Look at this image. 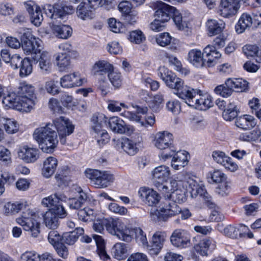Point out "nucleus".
I'll use <instances>...</instances> for the list:
<instances>
[{
	"mask_svg": "<svg viewBox=\"0 0 261 261\" xmlns=\"http://www.w3.org/2000/svg\"><path fill=\"white\" fill-rule=\"evenodd\" d=\"M196 176L190 172L179 173L170 180V189L162 194L168 199L160 204L161 212H182L176 203L185 202L189 193L192 197L203 196L206 191L204 186L196 180Z\"/></svg>",
	"mask_w": 261,
	"mask_h": 261,
	"instance_id": "nucleus-1",
	"label": "nucleus"
},
{
	"mask_svg": "<svg viewBox=\"0 0 261 261\" xmlns=\"http://www.w3.org/2000/svg\"><path fill=\"white\" fill-rule=\"evenodd\" d=\"M105 226L108 230L114 232L119 239L124 242L129 243L135 239L143 245L148 244L146 233L141 228L127 226L119 219H107L97 217L93 222V229L97 232L102 233Z\"/></svg>",
	"mask_w": 261,
	"mask_h": 261,
	"instance_id": "nucleus-2",
	"label": "nucleus"
},
{
	"mask_svg": "<svg viewBox=\"0 0 261 261\" xmlns=\"http://www.w3.org/2000/svg\"><path fill=\"white\" fill-rule=\"evenodd\" d=\"M35 87L25 82L20 83L15 91L9 90L3 99L7 109H13L23 113H30L35 109L37 97Z\"/></svg>",
	"mask_w": 261,
	"mask_h": 261,
	"instance_id": "nucleus-3",
	"label": "nucleus"
},
{
	"mask_svg": "<svg viewBox=\"0 0 261 261\" xmlns=\"http://www.w3.org/2000/svg\"><path fill=\"white\" fill-rule=\"evenodd\" d=\"M33 138L38 143L40 149L46 153H53L58 143L57 133L50 123L36 128Z\"/></svg>",
	"mask_w": 261,
	"mask_h": 261,
	"instance_id": "nucleus-4",
	"label": "nucleus"
},
{
	"mask_svg": "<svg viewBox=\"0 0 261 261\" xmlns=\"http://www.w3.org/2000/svg\"><path fill=\"white\" fill-rule=\"evenodd\" d=\"M135 111L124 110L120 113V115L130 121L138 123L144 128L152 127L155 122V116L152 114L145 116L144 119H142V115L146 114L148 111L147 107L136 106Z\"/></svg>",
	"mask_w": 261,
	"mask_h": 261,
	"instance_id": "nucleus-5",
	"label": "nucleus"
},
{
	"mask_svg": "<svg viewBox=\"0 0 261 261\" xmlns=\"http://www.w3.org/2000/svg\"><path fill=\"white\" fill-rule=\"evenodd\" d=\"M85 174L98 188H107L115 180L114 175L109 171L87 169Z\"/></svg>",
	"mask_w": 261,
	"mask_h": 261,
	"instance_id": "nucleus-6",
	"label": "nucleus"
},
{
	"mask_svg": "<svg viewBox=\"0 0 261 261\" xmlns=\"http://www.w3.org/2000/svg\"><path fill=\"white\" fill-rule=\"evenodd\" d=\"M172 19L176 28L182 31L186 36L192 34L193 18L191 13L185 10L179 11L176 9L172 16Z\"/></svg>",
	"mask_w": 261,
	"mask_h": 261,
	"instance_id": "nucleus-7",
	"label": "nucleus"
},
{
	"mask_svg": "<svg viewBox=\"0 0 261 261\" xmlns=\"http://www.w3.org/2000/svg\"><path fill=\"white\" fill-rule=\"evenodd\" d=\"M171 174L169 167L163 165L155 167L151 171L154 185L162 193L168 192V186L164 184L169 180Z\"/></svg>",
	"mask_w": 261,
	"mask_h": 261,
	"instance_id": "nucleus-8",
	"label": "nucleus"
},
{
	"mask_svg": "<svg viewBox=\"0 0 261 261\" xmlns=\"http://www.w3.org/2000/svg\"><path fill=\"white\" fill-rule=\"evenodd\" d=\"M42 41L33 35L29 31L23 34L21 40V47L26 55H37L41 50Z\"/></svg>",
	"mask_w": 261,
	"mask_h": 261,
	"instance_id": "nucleus-9",
	"label": "nucleus"
},
{
	"mask_svg": "<svg viewBox=\"0 0 261 261\" xmlns=\"http://www.w3.org/2000/svg\"><path fill=\"white\" fill-rule=\"evenodd\" d=\"M53 129H56L59 137L60 142L62 144L66 142L65 138L73 133L74 126L72 122L67 118L61 116L55 119L53 123Z\"/></svg>",
	"mask_w": 261,
	"mask_h": 261,
	"instance_id": "nucleus-10",
	"label": "nucleus"
},
{
	"mask_svg": "<svg viewBox=\"0 0 261 261\" xmlns=\"http://www.w3.org/2000/svg\"><path fill=\"white\" fill-rule=\"evenodd\" d=\"M149 7L155 11L154 16L155 18L166 23L170 19V14H174L176 8L165 3L158 1L150 2Z\"/></svg>",
	"mask_w": 261,
	"mask_h": 261,
	"instance_id": "nucleus-11",
	"label": "nucleus"
},
{
	"mask_svg": "<svg viewBox=\"0 0 261 261\" xmlns=\"http://www.w3.org/2000/svg\"><path fill=\"white\" fill-rule=\"evenodd\" d=\"M225 236L233 239H252L253 233L249 227L242 223L227 225L224 229Z\"/></svg>",
	"mask_w": 261,
	"mask_h": 261,
	"instance_id": "nucleus-12",
	"label": "nucleus"
},
{
	"mask_svg": "<svg viewBox=\"0 0 261 261\" xmlns=\"http://www.w3.org/2000/svg\"><path fill=\"white\" fill-rule=\"evenodd\" d=\"M44 10L46 15L51 19L63 18L67 15L71 14L74 12L72 6L64 5L62 4H55L53 5L46 4L44 6Z\"/></svg>",
	"mask_w": 261,
	"mask_h": 261,
	"instance_id": "nucleus-13",
	"label": "nucleus"
},
{
	"mask_svg": "<svg viewBox=\"0 0 261 261\" xmlns=\"http://www.w3.org/2000/svg\"><path fill=\"white\" fill-rule=\"evenodd\" d=\"M18 158L27 164L36 162L40 158V152L36 147L29 145H22L17 150Z\"/></svg>",
	"mask_w": 261,
	"mask_h": 261,
	"instance_id": "nucleus-14",
	"label": "nucleus"
},
{
	"mask_svg": "<svg viewBox=\"0 0 261 261\" xmlns=\"http://www.w3.org/2000/svg\"><path fill=\"white\" fill-rule=\"evenodd\" d=\"M138 195L143 202L151 207H156L161 199L160 194L156 191L146 186L139 188Z\"/></svg>",
	"mask_w": 261,
	"mask_h": 261,
	"instance_id": "nucleus-15",
	"label": "nucleus"
},
{
	"mask_svg": "<svg viewBox=\"0 0 261 261\" xmlns=\"http://www.w3.org/2000/svg\"><path fill=\"white\" fill-rule=\"evenodd\" d=\"M67 199V198L64 195L56 193L43 198L41 204L47 208L49 212H66L59 201H66Z\"/></svg>",
	"mask_w": 261,
	"mask_h": 261,
	"instance_id": "nucleus-16",
	"label": "nucleus"
},
{
	"mask_svg": "<svg viewBox=\"0 0 261 261\" xmlns=\"http://www.w3.org/2000/svg\"><path fill=\"white\" fill-rule=\"evenodd\" d=\"M31 217L22 216L16 219L17 223L20 225L25 231L31 232L34 238L37 237L41 232V224L37 220L33 217L36 213H31Z\"/></svg>",
	"mask_w": 261,
	"mask_h": 261,
	"instance_id": "nucleus-17",
	"label": "nucleus"
},
{
	"mask_svg": "<svg viewBox=\"0 0 261 261\" xmlns=\"http://www.w3.org/2000/svg\"><path fill=\"white\" fill-rule=\"evenodd\" d=\"M87 82V78L79 71L67 74L61 77L60 80V86L65 89L80 87Z\"/></svg>",
	"mask_w": 261,
	"mask_h": 261,
	"instance_id": "nucleus-18",
	"label": "nucleus"
},
{
	"mask_svg": "<svg viewBox=\"0 0 261 261\" xmlns=\"http://www.w3.org/2000/svg\"><path fill=\"white\" fill-rule=\"evenodd\" d=\"M158 75L167 87L174 89V91L182 84L184 81L165 66H161L159 68Z\"/></svg>",
	"mask_w": 261,
	"mask_h": 261,
	"instance_id": "nucleus-19",
	"label": "nucleus"
},
{
	"mask_svg": "<svg viewBox=\"0 0 261 261\" xmlns=\"http://www.w3.org/2000/svg\"><path fill=\"white\" fill-rule=\"evenodd\" d=\"M48 240L59 256L64 259L67 258L68 249L63 242V234L60 235L58 231L53 229L48 233Z\"/></svg>",
	"mask_w": 261,
	"mask_h": 261,
	"instance_id": "nucleus-20",
	"label": "nucleus"
},
{
	"mask_svg": "<svg viewBox=\"0 0 261 261\" xmlns=\"http://www.w3.org/2000/svg\"><path fill=\"white\" fill-rule=\"evenodd\" d=\"M191 241L190 233L184 229L174 230L170 236V242L173 246L178 248H185L189 245Z\"/></svg>",
	"mask_w": 261,
	"mask_h": 261,
	"instance_id": "nucleus-21",
	"label": "nucleus"
},
{
	"mask_svg": "<svg viewBox=\"0 0 261 261\" xmlns=\"http://www.w3.org/2000/svg\"><path fill=\"white\" fill-rule=\"evenodd\" d=\"M24 5L29 14L31 22L36 27L40 26L43 16L39 6L33 1H28L24 3Z\"/></svg>",
	"mask_w": 261,
	"mask_h": 261,
	"instance_id": "nucleus-22",
	"label": "nucleus"
},
{
	"mask_svg": "<svg viewBox=\"0 0 261 261\" xmlns=\"http://www.w3.org/2000/svg\"><path fill=\"white\" fill-rule=\"evenodd\" d=\"M213 105V98L211 95L207 92L198 90L191 107L199 110L205 111Z\"/></svg>",
	"mask_w": 261,
	"mask_h": 261,
	"instance_id": "nucleus-23",
	"label": "nucleus"
},
{
	"mask_svg": "<svg viewBox=\"0 0 261 261\" xmlns=\"http://www.w3.org/2000/svg\"><path fill=\"white\" fill-rule=\"evenodd\" d=\"M198 92V90L185 85L183 81L182 84L174 91V94L179 98L183 99L189 106L191 107Z\"/></svg>",
	"mask_w": 261,
	"mask_h": 261,
	"instance_id": "nucleus-24",
	"label": "nucleus"
},
{
	"mask_svg": "<svg viewBox=\"0 0 261 261\" xmlns=\"http://www.w3.org/2000/svg\"><path fill=\"white\" fill-rule=\"evenodd\" d=\"M172 134L167 131L159 132L155 134L153 143L159 149L164 150L170 148L172 144Z\"/></svg>",
	"mask_w": 261,
	"mask_h": 261,
	"instance_id": "nucleus-25",
	"label": "nucleus"
},
{
	"mask_svg": "<svg viewBox=\"0 0 261 261\" xmlns=\"http://www.w3.org/2000/svg\"><path fill=\"white\" fill-rule=\"evenodd\" d=\"M121 148L130 155L136 154L141 146V139L138 138H122L120 141Z\"/></svg>",
	"mask_w": 261,
	"mask_h": 261,
	"instance_id": "nucleus-26",
	"label": "nucleus"
},
{
	"mask_svg": "<svg viewBox=\"0 0 261 261\" xmlns=\"http://www.w3.org/2000/svg\"><path fill=\"white\" fill-rule=\"evenodd\" d=\"M190 155L186 150H180L174 153L171 162V167L175 170H179L186 166L190 161Z\"/></svg>",
	"mask_w": 261,
	"mask_h": 261,
	"instance_id": "nucleus-27",
	"label": "nucleus"
},
{
	"mask_svg": "<svg viewBox=\"0 0 261 261\" xmlns=\"http://www.w3.org/2000/svg\"><path fill=\"white\" fill-rule=\"evenodd\" d=\"M204 67L214 66L221 56V53L212 45H208L203 49Z\"/></svg>",
	"mask_w": 261,
	"mask_h": 261,
	"instance_id": "nucleus-28",
	"label": "nucleus"
},
{
	"mask_svg": "<svg viewBox=\"0 0 261 261\" xmlns=\"http://www.w3.org/2000/svg\"><path fill=\"white\" fill-rule=\"evenodd\" d=\"M240 8V5L237 4L233 0H221L218 13L224 17L234 15Z\"/></svg>",
	"mask_w": 261,
	"mask_h": 261,
	"instance_id": "nucleus-29",
	"label": "nucleus"
},
{
	"mask_svg": "<svg viewBox=\"0 0 261 261\" xmlns=\"http://www.w3.org/2000/svg\"><path fill=\"white\" fill-rule=\"evenodd\" d=\"M58 163V159L54 156H49L45 158L43 161L42 175L46 178L51 177L57 170Z\"/></svg>",
	"mask_w": 261,
	"mask_h": 261,
	"instance_id": "nucleus-30",
	"label": "nucleus"
},
{
	"mask_svg": "<svg viewBox=\"0 0 261 261\" xmlns=\"http://www.w3.org/2000/svg\"><path fill=\"white\" fill-rule=\"evenodd\" d=\"M187 60L193 66L201 68L204 67V58L203 51L195 48L191 49L188 54Z\"/></svg>",
	"mask_w": 261,
	"mask_h": 261,
	"instance_id": "nucleus-31",
	"label": "nucleus"
},
{
	"mask_svg": "<svg viewBox=\"0 0 261 261\" xmlns=\"http://www.w3.org/2000/svg\"><path fill=\"white\" fill-rule=\"evenodd\" d=\"M166 234L161 231L155 232L152 236L150 246V251L154 254H158L163 247L165 241Z\"/></svg>",
	"mask_w": 261,
	"mask_h": 261,
	"instance_id": "nucleus-32",
	"label": "nucleus"
},
{
	"mask_svg": "<svg viewBox=\"0 0 261 261\" xmlns=\"http://www.w3.org/2000/svg\"><path fill=\"white\" fill-rule=\"evenodd\" d=\"M215 242L210 238L201 239L194 245L196 251L202 256L207 255L210 249L213 250L216 247Z\"/></svg>",
	"mask_w": 261,
	"mask_h": 261,
	"instance_id": "nucleus-33",
	"label": "nucleus"
},
{
	"mask_svg": "<svg viewBox=\"0 0 261 261\" xmlns=\"http://www.w3.org/2000/svg\"><path fill=\"white\" fill-rule=\"evenodd\" d=\"M50 28L53 34L60 39H67L72 33V29L69 25L53 24Z\"/></svg>",
	"mask_w": 261,
	"mask_h": 261,
	"instance_id": "nucleus-34",
	"label": "nucleus"
},
{
	"mask_svg": "<svg viewBox=\"0 0 261 261\" xmlns=\"http://www.w3.org/2000/svg\"><path fill=\"white\" fill-rule=\"evenodd\" d=\"M5 212H18L31 210L30 204L25 200H20L14 202H8L4 205Z\"/></svg>",
	"mask_w": 261,
	"mask_h": 261,
	"instance_id": "nucleus-35",
	"label": "nucleus"
},
{
	"mask_svg": "<svg viewBox=\"0 0 261 261\" xmlns=\"http://www.w3.org/2000/svg\"><path fill=\"white\" fill-rule=\"evenodd\" d=\"M225 28V23L220 19H209L206 22V28L209 36H212L221 33Z\"/></svg>",
	"mask_w": 261,
	"mask_h": 261,
	"instance_id": "nucleus-36",
	"label": "nucleus"
},
{
	"mask_svg": "<svg viewBox=\"0 0 261 261\" xmlns=\"http://www.w3.org/2000/svg\"><path fill=\"white\" fill-rule=\"evenodd\" d=\"M84 233V229L82 227H76L72 231L65 232L63 233V242L65 245H72L77 241L79 237Z\"/></svg>",
	"mask_w": 261,
	"mask_h": 261,
	"instance_id": "nucleus-37",
	"label": "nucleus"
},
{
	"mask_svg": "<svg viewBox=\"0 0 261 261\" xmlns=\"http://www.w3.org/2000/svg\"><path fill=\"white\" fill-rule=\"evenodd\" d=\"M225 84L231 88L232 92H244L248 88V82L241 78L228 79Z\"/></svg>",
	"mask_w": 261,
	"mask_h": 261,
	"instance_id": "nucleus-38",
	"label": "nucleus"
},
{
	"mask_svg": "<svg viewBox=\"0 0 261 261\" xmlns=\"http://www.w3.org/2000/svg\"><path fill=\"white\" fill-rule=\"evenodd\" d=\"M235 123L238 127L243 130L250 129L256 125L255 119L249 115H244L237 118Z\"/></svg>",
	"mask_w": 261,
	"mask_h": 261,
	"instance_id": "nucleus-39",
	"label": "nucleus"
},
{
	"mask_svg": "<svg viewBox=\"0 0 261 261\" xmlns=\"http://www.w3.org/2000/svg\"><path fill=\"white\" fill-rule=\"evenodd\" d=\"M114 68L113 65L106 60H98L94 63L91 68V72L94 75L108 73Z\"/></svg>",
	"mask_w": 261,
	"mask_h": 261,
	"instance_id": "nucleus-40",
	"label": "nucleus"
},
{
	"mask_svg": "<svg viewBox=\"0 0 261 261\" xmlns=\"http://www.w3.org/2000/svg\"><path fill=\"white\" fill-rule=\"evenodd\" d=\"M85 193L79 188L75 197L68 199V204L70 210H80L85 201Z\"/></svg>",
	"mask_w": 261,
	"mask_h": 261,
	"instance_id": "nucleus-41",
	"label": "nucleus"
},
{
	"mask_svg": "<svg viewBox=\"0 0 261 261\" xmlns=\"http://www.w3.org/2000/svg\"><path fill=\"white\" fill-rule=\"evenodd\" d=\"M252 24V18L248 13H243L240 17L235 28L236 32L241 34L245 31L246 29L250 28Z\"/></svg>",
	"mask_w": 261,
	"mask_h": 261,
	"instance_id": "nucleus-42",
	"label": "nucleus"
},
{
	"mask_svg": "<svg viewBox=\"0 0 261 261\" xmlns=\"http://www.w3.org/2000/svg\"><path fill=\"white\" fill-rule=\"evenodd\" d=\"M239 139L247 142H260L261 130L259 128H255L249 132L242 133L239 136Z\"/></svg>",
	"mask_w": 261,
	"mask_h": 261,
	"instance_id": "nucleus-43",
	"label": "nucleus"
},
{
	"mask_svg": "<svg viewBox=\"0 0 261 261\" xmlns=\"http://www.w3.org/2000/svg\"><path fill=\"white\" fill-rule=\"evenodd\" d=\"M55 59L59 71H66L70 68V57L66 53H58L56 55Z\"/></svg>",
	"mask_w": 261,
	"mask_h": 261,
	"instance_id": "nucleus-44",
	"label": "nucleus"
},
{
	"mask_svg": "<svg viewBox=\"0 0 261 261\" xmlns=\"http://www.w3.org/2000/svg\"><path fill=\"white\" fill-rule=\"evenodd\" d=\"M113 255L118 260L125 259L128 257L127 245L123 243H116L113 248Z\"/></svg>",
	"mask_w": 261,
	"mask_h": 261,
	"instance_id": "nucleus-45",
	"label": "nucleus"
},
{
	"mask_svg": "<svg viewBox=\"0 0 261 261\" xmlns=\"http://www.w3.org/2000/svg\"><path fill=\"white\" fill-rule=\"evenodd\" d=\"M40 58L38 60L39 66L42 72H48L51 67V55L47 51H41Z\"/></svg>",
	"mask_w": 261,
	"mask_h": 261,
	"instance_id": "nucleus-46",
	"label": "nucleus"
},
{
	"mask_svg": "<svg viewBox=\"0 0 261 261\" xmlns=\"http://www.w3.org/2000/svg\"><path fill=\"white\" fill-rule=\"evenodd\" d=\"M76 15L82 20L91 19L94 17L93 11L89 9V7L85 3H81L76 8Z\"/></svg>",
	"mask_w": 261,
	"mask_h": 261,
	"instance_id": "nucleus-47",
	"label": "nucleus"
},
{
	"mask_svg": "<svg viewBox=\"0 0 261 261\" xmlns=\"http://www.w3.org/2000/svg\"><path fill=\"white\" fill-rule=\"evenodd\" d=\"M108 121L109 126L112 131L117 134H123L125 122L122 119L118 116H113Z\"/></svg>",
	"mask_w": 261,
	"mask_h": 261,
	"instance_id": "nucleus-48",
	"label": "nucleus"
},
{
	"mask_svg": "<svg viewBox=\"0 0 261 261\" xmlns=\"http://www.w3.org/2000/svg\"><path fill=\"white\" fill-rule=\"evenodd\" d=\"M107 118L105 115L97 113L93 115L91 118V127L92 133H96L103 130L102 129L103 124L107 121Z\"/></svg>",
	"mask_w": 261,
	"mask_h": 261,
	"instance_id": "nucleus-49",
	"label": "nucleus"
},
{
	"mask_svg": "<svg viewBox=\"0 0 261 261\" xmlns=\"http://www.w3.org/2000/svg\"><path fill=\"white\" fill-rule=\"evenodd\" d=\"M226 177L227 175L219 169L210 171L206 174V179L210 184H218L225 180Z\"/></svg>",
	"mask_w": 261,
	"mask_h": 261,
	"instance_id": "nucleus-50",
	"label": "nucleus"
},
{
	"mask_svg": "<svg viewBox=\"0 0 261 261\" xmlns=\"http://www.w3.org/2000/svg\"><path fill=\"white\" fill-rule=\"evenodd\" d=\"M243 51L247 57H254L257 62L261 63V50L257 46L247 44L243 46Z\"/></svg>",
	"mask_w": 261,
	"mask_h": 261,
	"instance_id": "nucleus-51",
	"label": "nucleus"
},
{
	"mask_svg": "<svg viewBox=\"0 0 261 261\" xmlns=\"http://www.w3.org/2000/svg\"><path fill=\"white\" fill-rule=\"evenodd\" d=\"M2 123L5 130L8 134H14L18 132L19 125L14 119L5 117Z\"/></svg>",
	"mask_w": 261,
	"mask_h": 261,
	"instance_id": "nucleus-52",
	"label": "nucleus"
},
{
	"mask_svg": "<svg viewBox=\"0 0 261 261\" xmlns=\"http://www.w3.org/2000/svg\"><path fill=\"white\" fill-rule=\"evenodd\" d=\"M203 215L199 214L197 217V220L200 221H205L206 223L222 221L225 216L223 213H203Z\"/></svg>",
	"mask_w": 261,
	"mask_h": 261,
	"instance_id": "nucleus-53",
	"label": "nucleus"
},
{
	"mask_svg": "<svg viewBox=\"0 0 261 261\" xmlns=\"http://www.w3.org/2000/svg\"><path fill=\"white\" fill-rule=\"evenodd\" d=\"M19 75L21 77H26L31 74L33 71V65L31 60L25 57L21 60L19 66Z\"/></svg>",
	"mask_w": 261,
	"mask_h": 261,
	"instance_id": "nucleus-54",
	"label": "nucleus"
},
{
	"mask_svg": "<svg viewBox=\"0 0 261 261\" xmlns=\"http://www.w3.org/2000/svg\"><path fill=\"white\" fill-rule=\"evenodd\" d=\"M163 101V96L160 93H158L150 97L147 102L148 107L153 111L157 112L162 107Z\"/></svg>",
	"mask_w": 261,
	"mask_h": 261,
	"instance_id": "nucleus-55",
	"label": "nucleus"
},
{
	"mask_svg": "<svg viewBox=\"0 0 261 261\" xmlns=\"http://www.w3.org/2000/svg\"><path fill=\"white\" fill-rule=\"evenodd\" d=\"M108 77L111 84L116 88L119 87L122 82V76L120 72L114 70V68L108 73Z\"/></svg>",
	"mask_w": 261,
	"mask_h": 261,
	"instance_id": "nucleus-56",
	"label": "nucleus"
},
{
	"mask_svg": "<svg viewBox=\"0 0 261 261\" xmlns=\"http://www.w3.org/2000/svg\"><path fill=\"white\" fill-rule=\"evenodd\" d=\"M127 39L132 43L140 44L146 40V37L141 30H136L129 33Z\"/></svg>",
	"mask_w": 261,
	"mask_h": 261,
	"instance_id": "nucleus-57",
	"label": "nucleus"
},
{
	"mask_svg": "<svg viewBox=\"0 0 261 261\" xmlns=\"http://www.w3.org/2000/svg\"><path fill=\"white\" fill-rule=\"evenodd\" d=\"M43 217V221L46 226L50 229H55L58 227L59 222L56 215L50 213H42Z\"/></svg>",
	"mask_w": 261,
	"mask_h": 261,
	"instance_id": "nucleus-58",
	"label": "nucleus"
},
{
	"mask_svg": "<svg viewBox=\"0 0 261 261\" xmlns=\"http://www.w3.org/2000/svg\"><path fill=\"white\" fill-rule=\"evenodd\" d=\"M165 57L168 60V62L172 65L174 66V69L181 74L187 75L189 73L190 71L187 68L182 67L181 63L177 58L174 56L170 55L168 54H165Z\"/></svg>",
	"mask_w": 261,
	"mask_h": 261,
	"instance_id": "nucleus-59",
	"label": "nucleus"
},
{
	"mask_svg": "<svg viewBox=\"0 0 261 261\" xmlns=\"http://www.w3.org/2000/svg\"><path fill=\"white\" fill-rule=\"evenodd\" d=\"M108 24L111 31L115 33H124L127 29L125 26L116 19L111 18L109 19Z\"/></svg>",
	"mask_w": 261,
	"mask_h": 261,
	"instance_id": "nucleus-60",
	"label": "nucleus"
},
{
	"mask_svg": "<svg viewBox=\"0 0 261 261\" xmlns=\"http://www.w3.org/2000/svg\"><path fill=\"white\" fill-rule=\"evenodd\" d=\"M237 114L236 105L230 103L224 110L222 116L225 120L230 121L237 117Z\"/></svg>",
	"mask_w": 261,
	"mask_h": 261,
	"instance_id": "nucleus-61",
	"label": "nucleus"
},
{
	"mask_svg": "<svg viewBox=\"0 0 261 261\" xmlns=\"http://www.w3.org/2000/svg\"><path fill=\"white\" fill-rule=\"evenodd\" d=\"M44 89L47 93L53 95H57L60 93L58 82L54 79H49L45 82Z\"/></svg>",
	"mask_w": 261,
	"mask_h": 261,
	"instance_id": "nucleus-62",
	"label": "nucleus"
},
{
	"mask_svg": "<svg viewBox=\"0 0 261 261\" xmlns=\"http://www.w3.org/2000/svg\"><path fill=\"white\" fill-rule=\"evenodd\" d=\"M154 38L159 46L165 47L170 43L172 37L169 33L164 32L155 35Z\"/></svg>",
	"mask_w": 261,
	"mask_h": 261,
	"instance_id": "nucleus-63",
	"label": "nucleus"
},
{
	"mask_svg": "<svg viewBox=\"0 0 261 261\" xmlns=\"http://www.w3.org/2000/svg\"><path fill=\"white\" fill-rule=\"evenodd\" d=\"M141 83L146 87L149 88L151 90L156 91L160 87V83L153 80L148 74H143L141 78Z\"/></svg>",
	"mask_w": 261,
	"mask_h": 261,
	"instance_id": "nucleus-64",
	"label": "nucleus"
}]
</instances>
